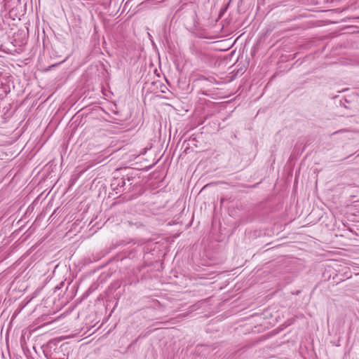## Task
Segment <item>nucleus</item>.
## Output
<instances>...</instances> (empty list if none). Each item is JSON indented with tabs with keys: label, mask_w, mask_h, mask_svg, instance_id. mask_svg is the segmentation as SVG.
Segmentation results:
<instances>
[{
	"label": "nucleus",
	"mask_w": 359,
	"mask_h": 359,
	"mask_svg": "<svg viewBox=\"0 0 359 359\" xmlns=\"http://www.w3.org/2000/svg\"><path fill=\"white\" fill-rule=\"evenodd\" d=\"M133 177L124 176L122 177H114L111 183V187L113 190L116 191V194L122 191H130L132 189Z\"/></svg>",
	"instance_id": "f257e3e1"
}]
</instances>
